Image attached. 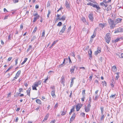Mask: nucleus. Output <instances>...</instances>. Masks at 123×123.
Segmentation results:
<instances>
[{
	"instance_id": "nucleus-43",
	"label": "nucleus",
	"mask_w": 123,
	"mask_h": 123,
	"mask_svg": "<svg viewBox=\"0 0 123 123\" xmlns=\"http://www.w3.org/2000/svg\"><path fill=\"white\" fill-rule=\"evenodd\" d=\"M66 113V111H63L62 112L61 115H65Z\"/></svg>"
},
{
	"instance_id": "nucleus-57",
	"label": "nucleus",
	"mask_w": 123,
	"mask_h": 123,
	"mask_svg": "<svg viewBox=\"0 0 123 123\" xmlns=\"http://www.w3.org/2000/svg\"><path fill=\"white\" fill-rule=\"evenodd\" d=\"M60 16V15L59 14H58L57 15V19H59H59L60 18H59V16Z\"/></svg>"
},
{
	"instance_id": "nucleus-9",
	"label": "nucleus",
	"mask_w": 123,
	"mask_h": 123,
	"mask_svg": "<svg viewBox=\"0 0 123 123\" xmlns=\"http://www.w3.org/2000/svg\"><path fill=\"white\" fill-rule=\"evenodd\" d=\"M88 16L89 19L92 21H93V14L92 13H90L89 14Z\"/></svg>"
},
{
	"instance_id": "nucleus-31",
	"label": "nucleus",
	"mask_w": 123,
	"mask_h": 123,
	"mask_svg": "<svg viewBox=\"0 0 123 123\" xmlns=\"http://www.w3.org/2000/svg\"><path fill=\"white\" fill-rule=\"evenodd\" d=\"M61 82L62 84L64 85V83L65 82V80H64L63 78H62Z\"/></svg>"
},
{
	"instance_id": "nucleus-13",
	"label": "nucleus",
	"mask_w": 123,
	"mask_h": 123,
	"mask_svg": "<svg viewBox=\"0 0 123 123\" xmlns=\"http://www.w3.org/2000/svg\"><path fill=\"white\" fill-rule=\"evenodd\" d=\"M75 117V113L73 114L72 116L70 119V122H72L74 119V118Z\"/></svg>"
},
{
	"instance_id": "nucleus-27",
	"label": "nucleus",
	"mask_w": 123,
	"mask_h": 123,
	"mask_svg": "<svg viewBox=\"0 0 123 123\" xmlns=\"http://www.w3.org/2000/svg\"><path fill=\"white\" fill-rule=\"evenodd\" d=\"M102 84L104 86H106L107 85L106 82L105 81H102Z\"/></svg>"
},
{
	"instance_id": "nucleus-60",
	"label": "nucleus",
	"mask_w": 123,
	"mask_h": 123,
	"mask_svg": "<svg viewBox=\"0 0 123 123\" xmlns=\"http://www.w3.org/2000/svg\"><path fill=\"white\" fill-rule=\"evenodd\" d=\"M85 96H83L82 98H81V100L82 101H84V99L85 98Z\"/></svg>"
},
{
	"instance_id": "nucleus-39",
	"label": "nucleus",
	"mask_w": 123,
	"mask_h": 123,
	"mask_svg": "<svg viewBox=\"0 0 123 123\" xmlns=\"http://www.w3.org/2000/svg\"><path fill=\"white\" fill-rule=\"evenodd\" d=\"M62 23L61 22H60L58 23L57 25L58 26H61L62 25Z\"/></svg>"
},
{
	"instance_id": "nucleus-21",
	"label": "nucleus",
	"mask_w": 123,
	"mask_h": 123,
	"mask_svg": "<svg viewBox=\"0 0 123 123\" xmlns=\"http://www.w3.org/2000/svg\"><path fill=\"white\" fill-rule=\"evenodd\" d=\"M101 52V51L100 49L98 50L95 51V55H97L98 53H100Z\"/></svg>"
},
{
	"instance_id": "nucleus-7",
	"label": "nucleus",
	"mask_w": 123,
	"mask_h": 123,
	"mask_svg": "<svg viewBox=\"0 0 123 123\" xmlns=\"http://www.w3.org/2000/svg\"><path fill=\"white\" fill-rule=\"evenodd\" d=\"M82 106V105L80 104H78L76 106V110L78 111Z\"/></svg>"
},
{
	"instance_id": "nucleus-49",
	"label": "nucleus",
	"mask_w": 123,
	"mask_h": 123,
	"mask_svg": "<svg viewBox=\"0 0 123 123\" xmlns=\"http://www.w3.org/2000/svg\"><path fill=\"white\" fill-rule=\"evenodd\" d=\"M115 94H114V95H111V96H110V97L111 98H114L115 96Z\"/></svg>"
},
{
	"instance_id": "nucleus-30",
	"label": "nucleus",
	"mask_w": 123,
	"mask_h": 123,
	"mask_svg": "<svg viewBox=\"0 0 123 123\" xmlns=\"http://www.w3.org/2000/svg\"><path fill=\"white\" fill-rule=\"evenodd\" d=\"M57 41H58L57 40L56 41H54L53 42V43L52 44L50 48H51L53 46H54L55 44L57 42Z\"/></svg>"
},
{
	"instance_id": "nucleus-38",
	"label": "nucleus",
	"mask_w": 123,
	"mask_h": 123,
	"mask_svg": "<svg viewBox=\"0 0 123 123\" xmlns=\"http://www.w3.org/2000/svg\"><path fill=\"white\" fill-rule=\"evenodd\" d=\"M51 13V12L49 10L48 11V14L47 15V17L48 18H49V15Z\"/></svg>"
},
{
	"instance_id": "nucleus-28",
	"label": "nucleus",
	"mask_w": 123,
	"mask_h": 123,
	"mask_svg": "<svg viewBox=\"0 0 123 123\" xmlns=\"http://www.w3.org/2000/svg\"><path fill=\"white\" fill-rule=\"evenodd\" d=\"M116 74H117V75L116 76L115 79L117 80L118 79L119 77V73H116Z\"/></svg>"
},
{
	"instance_id": "nucleus-37",
	"label": "nucleus",
	"mask_w": 123,
	"mask_h": 123,
	"mask_svg": "<svg viewBox=\"0 0 123 123\" xmlns=\"http://www.w3.org/2000/svg\"><path fill=\"white\" fill-rule=\"evenodd\" d=\"M85 90H83L82 92V94L83 96H85Z\"/></svg>"
},
{
	"instance_id": "nucleus-24",
	"label": "nucleus",
	"mask_w": 123,
	"mask_h": 123,
	"mask_svg": "<svg viewBox=\"0 0 123 123\" xmlns=\"http://www.w3.org/2000/svg\"><path fill=\"white\" fill-rule=\"evenodd\" d=\"M65 59H64V61L60 65H59V66L60 67H62V66H64L65 63Z\"/></svg>"
},
{
	"instance_id": "nucleus-59",
	"label": "nucleus",
	"mask_w": 123,
	"mask_h": 123,
	"mask_svg": "<svg viewBox=\"0 0 123 123\" xmlns=\"http://www.w3.org/2000/svg\"><path fill=\"white\" fill-rule=\"evenodd\" d=\"M80 69H82L84 70L85 69V68L84 67H81L80 68Z\"/></svg>"
},
{
	"instance_id": "nucleus-40",
	"label": "nucleus",
	"mask_w": 123,
	"mask_h": 123,
	"mask_svg": "<svg viewBox=\"0 0 123 123\" xmlns=\"http://www.w3.org/2000/svg\"><path fill=\"white\" fill-rule=\"evenodd\" d=\"M100 109L101 110V113L102 114H103V111H104V108L103 107H101L100 108Z\"/></svg>"
},
{
	"instance_id": "nucleus-56",
	"label": "nucleus",
	"mask_w": 123,
	"mask_h": 123,
	"mask_svg": "<svg viewBox=\"0 0 123 123\" xmlns=\"http://www.w3.org/2000/svg\"><path fill=\"white\" fill-rule=\"evenodd\" d=\"M8 40H11V35H8Z\"/></svg>"
},
{
	"instance_id": "nucleus-48",
	"label": "nucleus",
	"mask_w": 123,
	"mask_h": 123,
	"mask_svg": "<svg viewBox=\"0 0 123 123\" xmlns=\"http://www.w3.org/2000/svg\"><path fill=\"white\" fill-rule=\"evenodd\" d=\"M104 118V115H102L101 116V118L100 119V120H103V118Z\"/></svg>"
},
{
	"instance_id": "nucleus-1",
	"label": "nucleus",
	"mask_w": 123,
	"mask_h": 123,
	"mask_svg": "<svg viewBox=\"0 0 123 123\" xmlns=\"http://www.w3.org/2000/svg\"><path fill=\"white\" fill-rule=\"evenodd\" d=\"M122 20V19L119 18H117L116 20L115 21H113L111 19H110L109 21V24L111 25L110 27L112 28H113L115 27V25L121 22Z\"/></svg>"
},
{
	"instance_id": "nucleus-64",
	"label": "nucleus",
	"mask_w": 123,
	"mask_h": 123,
	"mask_svg": "<svg viewBox=\"0 0 123 123\" xmlns=\"http://www.w3.org/2000/svg\"><path fill=\"white\" fill-rule=\"evenodd\" d=\"M121 57H120V58H123V53L121 54Z\"/></svg>"
},
{
	"instance_id": "nucleus-58",
	"label": "nucleus",
	"mask_w": 123,
	"mask_h": 123,
	"mask_svg": "<svg viewBox=\"0 0 123 123\" xmlns=\"http://www.w3.org/2000/svg\"><path fill=\"white\" fill-rule=\"evenodd\" d=\"M18 117H17L16 118V119L15 120V121L16 122H17L18 120Z\"/></svg>"
},
{
	"instance_id": "nucleus-61",
	"label": "nucleus",
	"mask_w": 123,
	"mask_h": 123,
	"mask_svg": "<svg viewBox=\"0 0 123 123\" xmlns=\"http://www.w3.org/2000/svg\"><path fill=\"white\" fill-rule=\"evenodd\" d=\"M92 76H90L89 77V79L91 80L92 79Z\"/></svg>"
},
{
	"instance_id": "nucleus-46",
	"label": "nucleus",
	"mask_w": 123,
	"mask_h": 123,
	"mask_svg": "<svg viewBox=\"0 0 123 123\" xmlns=\"http://www.w3.org/2000/svg\"><path fill=\"white\" fill-rule=\"evenodd\" d=\"M12 67H10L9 68H8L6 70V72H8V71H9V70H10V69L12 68Z\"/></svg>"
},
{
	"instance_id": "nucleus-2",
	"label": "nucleus",
	"mask_w": 123,
	"mask_h": 123,
	"mask_svg": "<svg viewBox=\"0 0 123 123\" xmlns=\"http://www.w3.org/2000/svg\"><path fill=\"white\" fill-rule=\"evenodd\" d=\"M88 2L87 5L92 6L93 7L96 8L97 10L100 9V7L98 5H95L93 3L95 4L96 3V1L94 0H86Z\"/></svg>"
},
{
	"instance_id": "nucleus-55",
	"label": "nucleus",
	"mask_w": 123,
	"mask_h": 123,
	"mask_svg": "<svg viewBox=\"0 0 123 123\" xmlns=\"http://www.w3.org/2000/svg\"><path fill=\"white\" fill-rule=\"evenodd\" d=\"M58 103H57L55 105L54 107L55 108H56L58 107Z\"/></svg>"
},
{
	"instance_id": "nucleus-53",
	"label": "nucleus",
	"mask_w": 123,
	"mask_h": 123,
	"mask_svg": "<svg viewBox=\"0 0 123 123\" xmlns=\"http://www.w3.org/2000/svg\"><path fill=\"white\" fill-rule=\"evenodd\" d=\"M12 58V57H9L7 59L8 61H10L11 60Z\"/></svg>"
},
{
	"instance_id": "nucleus-20",
	"label": "nucleus",
	"mask_w": 123,
	"mask_h": 123,
	"mask_svg": "<svg viewBox=\"0 0 123 123\" xmlns=\"http://www.w3.org/2000/svg\"><path fill=\"white\" fill-rule=\"evenodd\" d=\"M88 53L89 55V56L90 58H91L92 57V51L91 50H90L88 51Z\"/></svg>"
},
{
	"instance_id": "nucleus-10",
	"label": "nucleus",
	"mask_w": 123,
	"mask_h": 123,
	"mask_svg": "<svg viewBox=\"0 0 123 123\" xmlns=\"http://www.w3.org/2000/svg\"><path fill=\"white\" fill-rule=\"evenodd\" d=\"M123 30V29L122 28H119L114 31V33H116L118 32H121Z\"/></svg>"
},
{
	"instance_id": "nucleus-36",
	"label": "nucleus",
	"mask_w": 123,
	"mask_h": 123,
	"mask_svg": "<svg viewBox=\"0 0 123 123\" xmlns=\"http://www.w3.org/2000/svg\"><path fill=\"white\" fill-rule=\"evenodd\" d=\"M49 116V115L48 114H47V115L46 116H45V117L44 118V120H43V121H44V120H46L47 119H48V117Z\"/></svg>"
},
{
	"instance_id": "nucleus-25",
	"label": "nucleus",
	"mask_w": 123,
	"mask_h": 123,
	"mask_svg": "<svg viewBox=\"0 0 123 123\" xmlns=\"http://www.w3.org/2000/svg\"><path fill=\"white\" fill-rule=\"evenodd\" d=\"M111 5H109L108 7L106 10L107 11H109L111 10Z\"/></svg>"
},
{
	"instance_id": "nucleus-22",
	"label": "nucleus",
	"mask_w": 123,
	"mask_h": 123,
	"mask_svg": "<svg viewBox=\"0 0 123 123\" xmlns=\"http://www.w3.org/2000/svg\"><path fill=\"white\" fill-rule=\"evenodd\" d=\"M36 102L38 104H41V101L39 99H37L36 100Z\"/></svg>"
},
{
	"instance_id": "nucleus-8",
	"label": "nucleus",
	"mask_w": 123,
	"mask_h": 123,
	"mask_svg": "<svg viewBox=\"0 0 123 123\" xmlns=\"http://www.w3.org/2000/svg\"><path fill=\"white\" fill-rule=\"evenodd\" d=\"M65 5L67 9L69 10L70 9V6L69 3L66 1L65 4Z\"/></svg>"
},
{
	"instance_id": "nucleus-17",
	"label": "nucleus",
	"mask_w": 123,
	"mask_h": 123,
	"mask_svg": "<svg viewBox=\"0 0 123 123\" xmlns=\"http://www.w3.org/2000/svg\"><path fill=\"white\" fill-rule=\"evenodd\" d=\"M96 36V34L94 33L93 35L91 36V38L90 41H91L92 42L93 40V38L94 37Z\"/></svg>"
},
{
	"instance_id": "nucleus-32",
	"label": "nucleus",
	"mask_w": 123,
	"mask_h": 123,
	"mask_svg": "<svg viewBox=\"0 0 123 123\" xmlns=\"http://www.w3.org/2000/svg\"><path fill=\"white\" fill-rule=\"evenodd\" d=\"M32 89L33 90H37L36 89L37 87L36 86H35L34 85H32Z\"/></svg>"
},
{
	"instance_id": "nucleus-52",
	"label": "nucleus",
	"mask_w": 123,
	"mask_h": 123,
	"mask_svg": "<svg viewBox=\"0 0 123 123\" xmlns=\"http://www.w3.org/2000/svg\"><path fill=\"white\" fill-rule=\"evenodd\" d=\"M18 59H16L15 60V65H17V64L18 63Z\"/></svg>"
},
{
	"instance_id": "nucleus-54",
	"label": "nucleus",
	"mask_w": 123,
	"mask_h": 123,
	"mask_svg": "<svg viewBox=\"0 0 123 123\" xmlns=\"http://www.w3.org/2000/svg\"><path fill=\"white\" fill-rule=\"evenodd\" d=\"M120 38H117L115 40V42H117L119 41L120 40Z\"/></svg>"
},
{
	"instance_id": "nucleus-12",
	"label": "nucleus",
	"mask_w": 123,
	"mask_h": 123,
	"mask_svg": "<svg viewBox=\"0 0 123 123\" xmlns=\"http://www.w3.org/2000/svg\"><path fill=\"white\" fill-rule=\"evenodd\" d=\"M55 91L54 90H52L51 92V95L53 98H55L56 97V96L55 94Z\"/></svg>"
},
{
	"instance_id": "nucleus-11",
	"label": "nucleus",
	"mask_w": 123,
	"mask_h": 123,
	"mask_svg": "<svg viewBox=\"0 0 123 123\" xmlns=\"http://www.w3.org/2000/svg\"><path fill=\"white\" fill-rule=\"evenodd\" d=\"M41 81H38V82H35L34 83V85L37 87L39 85H40L41 84Z\"/></svg>"
},
{
	"instance_id": "nucleus-47",
	"label": "nucleus",
	"mask_w": 123,
	"mask_h": 123,
	"mask_svg": "<svg viewBox=\"0 0 123 123\" xmlns=\"http://www.w3.org/2000/svg\"><path fill=\"white\" fill-rule=\"evenodd\" d=\"M111 87L112 89H113V88L114 87V85L113 84V83L112 82L111 84Z\"/></svg>"
},
{
	"instance_id": "nucleus-62",
	"label": "nucleus",
	"mask_w": 123,
	"mask_h": 123,
	"mask_svg": "<svg viewBox=\"0 0 123 123\" xmlns=\"http://www.w3.org/2000/svg\"><path fill=\"white\" fill-rule=\"evenodd\" d=\"M103 2L104 3H105L106 4V3H108V2L106 0H104L103 1Z\"/></svg>"
},
{
	"instance_id": "nucleus-4",
	"label": "nucleus",
	"mask_w": 123,
	"mask_h": 123,
	"mask_svg": "<svg viewBox=\"0 0 123 123\" xmlns=\"http://www.w3.org/2000/svg\"><path fill=\"white\" fill-rule=\"evenodd\" d=\"M91 107V105L90 103H89V104L87 105V107H85L84 109L85 111L86 112H88L90 111V107Z\"/></svg>"
},
{
	"instance_id": "nucleus-35",
	"label": "nucleus",
	"mask_w": 123,
	"mask_h": 123,
	"mask_svg": "<svg viewBox=\"0 0 123 123\" xmlns=\"http://www.w3.org/2000/svg\"><path fill=\"white\" fill-rule=\"evenodd\" d=\"M37 29V27L36 26L35 27V28H34V30H33V32H32V33H35V32L36 31Z\"/></svg>"
},
{
	"instance_id": "nucleus-50",
	"label": "nucleus",
	"mask_w": 123,
	"mask_h": 123,
	"mask_svg": "<svg viewBox=\"0 0 123 123\" xmlns=\"http://www.w3.org/2000/svg\"><path fill=\"white\" fill-rule=\"evenodd\" d=\"M80 114L83 117H84L85 116V114L83 112L81 113Z\"/></svg>"
},
{
	"instance_id": "nucleus-51",
	"label": "nucleus",
	"mask_w": 123,
	"mask_h": 123,
	"mask_svg": "<svg viewBox=\"0 0 123 123\" xmlns=\"http://www.w3.org/2000/svg\"><path fill=\"white\" fill-rule=\"evenodd\" d=\"M36 38V37L35 36H33L32 38V39H31V41H32L34 39H35Z\"/></svg>"
},
{
	"instance_id": "nucleus-63",
	"label": "nucleus",
	"mask_w": 123,
	"mask_h": 123,
	"mask_svg": "<svg viewBox=\"0 0 123 123\" xmlns=\"http://www.w3.org/2000/svg\"><path fill=\"white\" fill-rule=\"evenodd\" d=\"M71 26H70L68 28V30L70 31L71 30Z\"/></svg>"
},
{
	"instance_id": "nucleus-3",
	"label": "nucleus",
	"mask_w": 123,
	"mask_h": 123,
	"mask_svg": "<svg viewBox=\"0 0 123 123\" xmlns=\"http://www.w3.org/2000/svg\"><path fill=\"white\" fill-rule=\"evenodd\" d=\"M110 34L109 33H107L105 37V39L106 42L109 43L110 42L111 38L110 36Z\"/></svg>"
},
{
	"instance_id": "nucleus-45",
	"label": "nucleus",
	"mask_w": 123,
	"mask_h": 123,
	"mask_svg": "<svg viewBox=\"0 0 123 123\" xmlns=\"http://www.w3.org/2000/svg\"><path fill=\"white\" fill-rule=\"evenodd\" d=\"M82 20L84 22H85L86 21L85 18L84 17L82 18Z\"/></svg>"
},
{
	"instance_id": "nucleus-18",
	"label": "nucleus",
	"mask_w": 123,
	"mask_h": 123,
	"mask_svg": "<svg viewBox=\"0 0 123 123\" xmlns=\"http://www.w3.org/2000/svg\"><path fill=\"white\" fill-rule=\"evenodd\" d=\"M112 70L114 72H116L117 70V68L115 66H113L112 68Z\"/></svg>"
},
{
	"instance_id": "nucleus-15",
	"label": "nucleus",
	"mask_w": 123,
	"mask_h": 123,
	"mask_svg": "<svg viewBox=\"0 0 123 123\" xmlns=\"http://www.w3.org/2000/svg\"><path fill=\"white\" fill-rule=\"evenodd\" d=\"M99 26L100 28V30H101L102 29L104 26V24H102L101 23L99 24Z\"/></svg>"
},
{
	"instance_id": "nucleus-26",
	"label": "nucleus",
	"mask_w": 123,
	"mask_h": 123,
	"mask_svg": "<svg viewBox=\"0 0 123 123\" xmlns=\"http://www.w3.org/2000/svg\"><path fill=\"white\" fill-rule=\"evenodd\" d=\"M20 73L21 71H18L16 74L15 76L18 77L19 76V75L20 74Z\"/></svg>"
},
{
	"instance_id": "nucleus-6",
	"label": "nucleus",
	"mask_w": 123,
	"mask_h": 123,
	"mask_svg": "<svg viewBox=\"0 0 123 123\" xmlns=\"http://www.w3.org/2000/svg\"><path fill=\"white\" fill-rule=\"evenodd\" d=\"M66 26L65 25H64L63 26L59 34H61L62 33H63L64 32V31L66 29Z\"/></svg>"
},
{
	"instance_id": "nucleus-29",
	"label": "nucleus",
	"mask_w": 123,
	"mask_h": 123,
	"mask_svg": "<svg viewBox=\"0 0 123 123\" xmlns=\"http://www.w3.org/2000/svg\"><path fill=\"white\" fill-rule=\"evenodd\" d=\"M27 59H28L27 58H25V59L24 60V61L21 63V64L22 65H23L24 64L26 61H27Z\"/></svg>"
},
{
	"instance_id": "nucleus-16",
	"label": "nucleus",
	"mask_w": 123,
	"mask_h": 123,
	"mask_svg": "<svg viewBox=\"0 0 123 123\" xmlns=\"http://www.w3.org/2000/svg\"><path fill=\"white\" fill-rule=\"evenodd\" d=\"M66 18V16L65 15H63L62 16V17L61 18H60L59 19V20H63V21H64L65 20V18Z\"/></svg>"
},
{
	"instance_id": "nucleus-5",
	"label": "nucleus",
	"mask_w": 123,
	"mask_h": 123,
	"mask_svg": "<svg viewBox=\"0 0 123 123\" xmlns=\"http://www.w3.org/2000/svg\"><path fill=\"white\" fill-rule=\"evenodd\" d=\"M77 67L75 66H72V68L70 69V71L71 74L74 73V71L75 69L76 68V69H77Z\"/></svg>"
},
{
	"instance_id": "nucleus-33",
	"label": "nucleus",
	"mask_w": 123,
	"mask_h": 123,
	"mask_svg": "<svg viewBox=\"0 0 123 123\" xmlns=\"http://www.w3.org/2000/svg\"><path fill=\"white\" fill-rule=\"evenodd\" d=\"M74 111V108H73L69 112V114L70 115L71 114L72 112Z\"/></svg>"
},
{
	"instance_id": "nucleus-44",
	"label": "nucleus",
	"mask_w": 123,
	"mask_h": 123,
	"mask_svg": "<svg viewBox=\"0 0 123 123\" xmlns=\"http://www.w3.org/2000/svg\"><path fill=\"white\" fill-rule=\"evenodd\" d=\"M71 55L73 57H74L75 58V55H74V52H72L71 54Z\"/></svg>"
},
{
	"instance_id": "nucleus-41",
	"label": "nucleus",
	"mask_w": 123,
	"mask_h": 123,
	"mask_svg": "<svg viewBox=\"0 0 123 123\" xmlns=\"http://www.w3.org/2000/svg\"><path fill=\"white\" fill-rule=\"evenodd\" d=\"M50 88L52 90L55 91V88L54 86H52Z\"/></svg>"
},
{
	"instance_id": "nucleus-34",
	"label": "nucleus",
	"mask_w": 123,
	"mask_h": 123,
	"mask_svg": "<svg viewBox=\"0 0 123 123\" xmlns=\"http://www.w3.org/2000/svg\"><path fill=\"white\" fill-rule=\"evenodd\" d=\"M45 33V31L44 30L43 31V32L42 34L41 37H44V35Z\"/></svg>"
},
{
	"instance_id": "nucleus-23",
	"label": "nucleus",
	"mask_w": 123,
	"mask_h": 123,
	"mask_svg": "<svg viewBox=\"0 0 123 123\" xmlns=\"http://www.w3.org/2000/svg\"><path fill=\"white\" fill-rule=\"evenodd\" d=\"M31 90V89L30 88H29L28 90L26 92L27 93V94L29 96H30V91Z\"/></svg>"
},
{
	"instance_id": "nucleus-19",
	"label": "nucleus",
	"mask_w": 123,
	"mask_h": 123,
	"mask_svg": "<svg viewBox=\"0 0 123 123\" xmlns=\"http://www.w3.org/2000/svg\"><path fill=\"white\" fill-rule=\"evenodd\" d=\"M40 17V16L39 15H37V16H36L35 17H34V18L33 20V22H35L37 19H38Z\"/></svg>"
},
{
	"instance_id": "nucleus-42",
	"label": "nucleus",
	"mask_w": 123,
	"mask_h": 123,
	"mask_svg": "<svg viewBox=\"0 0 123 123\" xmlns=\"http://www.w3.org/2000/svg\"><path fill=\"white\" fill-rule=\"evenodd\" d=\"M18 0H13V1L14 3H16L18 2Z\"/></svg>"
},
{
	"instance_id": "nucleus-14",
	"label": "nucleus",
	"mask_w": 123,
	"mask_h": 123,
	"mask_svg": "<svg viewBox=\"0 0 123 123\" xmlns=\"http://www.w3.org/2000/svg\"><path fill=\"white\" fill-rule=\"evenodd\" d=\"M75 79V78L74 77L71 80V83L70 85V87H71L72 86L74 83V80Z\"/></svg>"
}]
</instances>
